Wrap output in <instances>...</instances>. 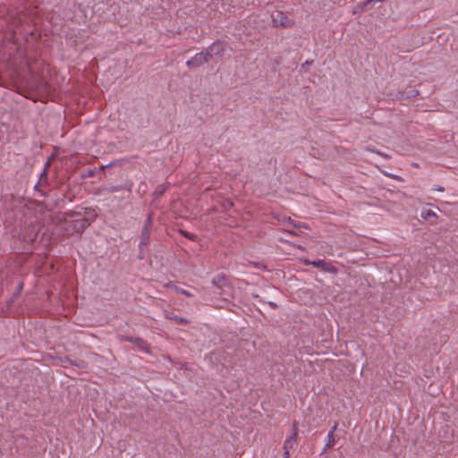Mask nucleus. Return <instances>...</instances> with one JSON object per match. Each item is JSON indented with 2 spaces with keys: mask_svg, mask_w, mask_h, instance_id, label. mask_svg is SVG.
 <instances>
[{
  "mask_svg": "<svg viewBox=\"0 0 458 458\" xmlns=\"http://www.w3.org/2000/svg\"><path fill=\"white\" fill-rule=\"evenodd\" d=\"M272 24L274 27L289 28L293 21L284 13L276 11L272 14Z\"/></svg>",
  "mask_w": 458,
  "mask_h": 458,
  "instance_id": "obj_1",
  "label": "nucleus"
},
{
  "mask_svg": "<svg viewBox=\"0 0 458 458\" xmlns=\"http://www.w3.org/2000/svg\"><path fill=\"white\" fill-rule=\"evenodd\" d=\"M204 52L208 60H211L214 56H221L225 52V47L222 42L216 41L207 47Z\"/></svg>",
  "mask_w": 458,
  "mask_h": 458,
  "instance_id": "obj_2",
  "label": "nucleus"
},
{
  "mask_svg": "<svg viewBox=\"0 0 458 458\" xmlns=\"http://www.w3.org/2000/svg\"><path fill=\"white\" fill-rule=\"evenodd\" d=\"M208 61H209L208 57L206 56L205 52L202 51V52L196 54L194 56H192L191 59H189L186 62V65L189 68H196V67L202 65L205 63H208Z\"/></svg>",
  "mask_w": 458,
  "mask_h": 458,
  "instance_id": "obj_3",
  "label": "nucleus"
},
{
  "mask_svg": "<svg viewBox=\"0 0 458 458\" xmlns=\"http://www.w3.org/2000/svg\"><path fill=\"white\" fill-rule=\"evenodd\" d=\"M296 439H297V428H296V425L293 424V432L292 433L291 436H289L285 439V441L284 443V453L283 458H289L290 450L293 447L294 444L296 443Z\"/></svg>",
  "mask_w": 458,
  "mask_h": 458,
  "instance_id": "obj_4",
  "label": "nucleus"
},
{
  "mask_svg": "<svg viewBox=\"0 0 458 458\" xmlns=\"http://www.w3.org/2000/svg\"><path fill=\"white\" fill-rule=\"evenodd\" d=\"M336 428H337V424H335L333 426V428H331V430L328 432V434L326 437V444H325L322 453L326 452L328 449H331L335 445V437L334 435V432L335 431Z\"/></svg>",
  "mask_w": 458,
  "mask_h": 458,
  "instance_id": "obj_5",
  "label": "nucleus"
},
{
  "mask_svg": "<svg viewBox=\"0 0 458 458\" xmlns=\"http://www.w3.org/2000/svg\"><path fill=\"white\" fill-rule=\"evenodd\" d=\"M131 187H132V182H128L124 183L123 185H115V186H111L109 188H105V189L101 190V191L104 193L109 194V193L116 192V191H120L123 190H126L130 192L131 191Z\"/></svg>",
  "mask_w": 458,
  "mask_h": 458,
  "instance_id": "obj_6",
  "label": "nucleus"
},
{
  "mask_svg": "<svg viewBox=\"0 0 458 458\" xmlns=\"http://www.w3.org/2000/svg\"><path fill=\"white\" fill-rule=\"evenodd\" d=\"M212 284L219 289L228 286L225 275H217L212 279Z\"/></svg>",
  "mask_w": 458,
  "mask_h": 458,
  "instance_id": "obj_7",
  "label": "nucleus"
},
{
  "mask_svg": "<svg viewBox=\"0 0 458 458\" xmlns=\"http://www.w3.org/2000/svg\"><path fill=\"white\" fill-rule=\"evenodd\" d=\"M307 264L312 265L315 267H321L326 271H329L330 268L332 267V265L330 263L325 262L324 260L321 259L307 262Z\"/></svg>",
  "mask_w": 458,
  "mask_h": 458,
  "instance_id": "obj_8",
  "label": "nucleus"
},
{
  "mask_svg": "<svg viewBox=\"0 0 458 458\" xmlns=\"http://www.w3.org/2000/svg\"><path fill=\"white\" fill-rule=\"evenodd\" d=\"M150 230L148 227H143L141 231V239L140 242V248L146 246L148 243Z\"/></svg>",
  "mask_w": 458,
  "mask_h": 458,
  "instance_id": "obj_9",
  "label": "nucleus"
},
{
  "mask_svg": "<svg viewBox=\"0 0 458 458\" xmlns=\"http://www.w3.org/2000/svg\"><path fill=\"white\" fill-rule=\"evenodd\" d=\"M130 342L135 344L140 350L148 352V344L141 338H130Z\"/></svg>",
  "mask_w": 458,
  "mask_h": 458,
  "instance_id": "obj_10",
  "label": "nucleus"
},
{
  "mask_svg": "<svg viewBox=\"0 0 458 458\" xmlns=\"http://www.w3.org/2000/svg\"><path fill=\"white\" fill-rule=\"evenodd\" d=\"M173 289H174L177 293H181V294L185 295V296H187V297H192V296H193V294H192L191 292H189V291H187V290H184V289H182V288H181V287H179V286H177V285H173Z\"/></svg>",
  "mask_w": 458,
  "mask_h": 458,
  "instance_id": "obj_11",
  "label": "nucleus"
},
{
  "mask_svg": "<svg viewBox=\"0 0 458 458\" xmlns=\"http://www.w3.org/2000/svg\"><path fill=\"white\" fill-rule=\"evenodd\" d=\"M430 216H436V213L432 210H427L425 212H423V217L424 218H428Z\"/></svg>",
  "mask_w": 458,
  "mask_h": 458,
  "instance_id": "obj_12",
  "label": "nucleus"
},
{
  "mask_svg": "<svg viewBox=\"0 0 458 458\" xmlns=\"http://www.w3.org/2000/svg\"><path fill=\"white\" fill-rule=\"evenodd\" d=\"M181 233L185 236L186 238L188 239H191V240H194L195 239V235H193L192 233H188V232H185V231H181Z\"/></svg>",
  "mask_w": 458,
  "mask_h": 458,
  "instance_id": "obj_13",
  "label": "nucleus"
},
{
  "mask_svg": "<svg viewBox=\"0 0 458 458\" xmlns=\"http://www.w3.org/2000/svg\"><path fill=\"white\" fill-rule=\"evenodd\" d=\"M152 225L151 216L149 215L145 222V225L143 227H148L150 230V226Z\"/></svg>",
  "mask_w": 458,
  "mask_h": 458,
  "instance_id": "obj_14",
  "label": "nucleus"
},
{
  "mask_svg": "<svg viewBox=\"0 0 458 458\" xmlns=\"http://www.w3.org/2000/svg\"><path fill=\"white\" fill-rule=\"evenodd\" d=\"M173 319H174L175 321L181 323V324H183V323H186L187 320L183 318H177L176 316L172 318Z\"/></svg>",
  "mask_w": 458,
  "mask_h": 458,
  "instance_id": "obj_15",
  "label": "nucleus"
},
{
  "mask_svg": "<svg viewBox=\"0 0 458 458\" xmlns=\"http://www.w3.org/2000/svg\"><path fill=\"white\" fill-rule=\"evenodd\" d=\"M384 0H368L366 2L363 3V6H367L368 4L373 3V2H383Z\"/></svg>",
  "mask_w": 458,
  "mask_h": 458,
  "instance_id": "obj_16",
  "label": "nucleus"
},
{
  "mask_svg": "<svg viewBox=\"0 0 458 458\" xmlns=\"http://www.w3.org/2000/svg\"><path fill=\"white\" fill-rule=\"evenodd\" d=\"M49 165H50V162L47 161V164L45 165V168H44L43 173H42L41 175H46L47 174V169H48Z\"/></svg>",
  "mask_w": 458,
  "mask_h": 458,
  "instance_id": "obj_17",
  "label": "nucleus"
},
{
  "mask_svg": "<svg viewBox=\"0 0 458 458\" xmlns=\"http://www.w3.org/2000/svg\"><path fill=\"white\" fill-rule=\"evenodd\" d=\"M268 305L272 308V309H276L277 308V304L275 303L274 301H268Z\"/></svg>",
  "mask_w": 458,
  "mask_h": 458,
  "instance_id": "obj_18",
  "label": "nucleus"
},
{
  "mask_svg": "<svg viewBox=\"0 0 458 458\" xmlns=\"http://www.w3.org/2000/svg\"><path fill=\"white\" fill-rule=\"evenodd\" d=\"M165 191V189L159 190V191L157 192V195H162Z\"/></svg>",
  "mask_w": 458,
  "mask_h": 458,
  "instance_id": "obj_19",
  "label": "nucleus"
}]
</instances>
